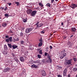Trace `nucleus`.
I'll list each match as a JSON object with an SVG mask.
<instances>
[{
	"label": "nucleus",
	"instance_id": "61",
	"mask_svg": "<svg viewBox=\"0 0 77 77\" xmlns=\"http://www.w3.org/2000/svg\"><path fill=\"white\" fill-rule=\"evenodd\" d=\"M46 49H48V47H47L46 48Z\"/></svg>",
	"mask_w": 77,
	"mask_h": 77
},
{
	"label": "nucleus",
	"instance_id": "31",
	"mask_svg": "<svg viewBox=\"0 0 77 77\" xmlns=\"http://www.w3.org/2000/svg\"><path fill=\"white\" fill-rule=\"evenodd\" d=\"M63 77H66V76H67V75H66V73H64L63 72Z\"/></svg>",
	"mask_w": 77,
	"mask_h": 77
},
{
	"label": "nucleus",
	"instance_id": "34",
	"mask_svg": "<svg viewBox=\"0 0 77 77\" xmlns=\"http://www.w3.org/2000/svg\"><path fill=\"white\" fill-rule=\"evenodd\" d=\"M73 59L74 62H77V58L74 57Z\"/></svg>",
	"mask_w": 77,
	"mask_h": 77
},
{
	"label": "nucleus",
	"instance_id": "42",
	"mask_svg": "<svg viewBox=\"0 0 77 77\" xmlns=\"http://www.w3.org/2000/svg\"><path fill=\"white\" fill-rule=\"evenodd\" d=\"M7 10H8V8H7V7L6 6L5 8L4 9V10L6 11Z\"/></svg>",
	"mask_w": 77,
	"mask_h": 77
},
{
	"label": "nucleus",
	"instance_id": "3",
	"mask_svg": "<svg viewBox=\"0 0 77 77\" xmlns=\"http://www.w3.org/2000/svg\"><path fill=\"white\" fill-rule=\"evenodd\" d=\"M33 29V28L32 27L27 28L25 32L26 33H30V32Z\"/></svg>",
	"mask_w": 77,
	"mask_h": 77
},
{
	"label": "nucleus",
	"instance_id": "2",
	"mask_svg": "<svg viewBox=\"0 0 77 77\" xmlns=\"http://www.w3.org/2000/svg\"><path fill=\"white\" fill-rule=\"evenodd\" d=\"M72 63V60H67L64 63L65 65H67L68 66V65H70Z\"/></svg>",
	"mask_w": 77,
	"mask_h": 77
},
{
	"label": "nucleus",
	"instance_id": "58",
	"mask_svg": "<svg viewBox=\"0 0 77 77\" xmlns=\"http://www.w3.org/2000/svg\"><path fill=\"white\" fill-rule=\"evenodd\" d=\"M9 4V6H11V3H8Z\"/></svg>",
	"mask_w": 77,
	"mask_h": 77
},
{
	"label": "nucleus",
	"instance_id": "11",
	"mask_svg": "<svg viewBox=\"0 0 77 77\" xmlns=\"http://www.w3.org/2000/svg\"><path fill=\"white\" fill-rule=\"evenodd\" d=\"M71 30L72 32H74L76 31V30H77V29H76V28H75L72 27L71 28Z\"/></svg>",
	"mask_w": 77,
	"mask_h": 77
},
{
	"label": "nucleus",
	"instance_id": "40",
	"mask_svg": "<svg viewBox=\"0 0 77 77\" xmlns=\"http://www.w3.org/2000/svg\"><path fill=\"white\" fill-rule=\"evenodd\" d=\"M48 55V53H47V52H45V56H47Z\"/></svg>",
	"mask_w": 77,
	"mask_h": 77
},
{
	"label": "nucleus",
	"instance_id": "19",
	"mask_svg": "<svg viewBox=\"0 0 77 77\" xmlns=\"http://www.w3.org/2000/svg\"><path fill=\"white\" fill-rule=\"evenodd\" d=\"M77 70V68H74L72 69V71H73V72H75V71H76Z\"/></svg>",
	"mask_w": 77,
	"mask_h": 77
},
{
	"label": "nucleus",
	"instance_id": "29",
	"mask_svg": "<svg viewBox=\"0 0 77 77\" xmlns=\"http://www.w3.org/2000/svg\"><path fill=\"white\" fill-rule=\"evenodd\" d=\"M23 22H24V23H26V22H27V19L23 20Z\"/></svg>",
	"mask_w": 77,
	"mask_h": 77
},
{
	"label": "nucleus",
	"instance_id": "5",
	"mask_svg": "<svg viewBox=\"0 0 77 77\" xmlns=\"http://www.w3.org/2000/svg\"><path fill=\"white\" fill-rule=\"evenodd\" d=\"M72 5L70 6V8H72V9H75V8L77 7V5L72 4L71 5Z\"/></svg>",
	"mask_w": 77,
	"mask_h": 77
},
{
	"label": "nucleus",
	"instance_id": "48",
	"mask_svg": "<svg viewBox=\"0 0 77 77\" xmlns=\"http://www.w3.org/2000/svg\"><path fill=\"white\" fill-rule=\"evenodd\" d=\"M36 9H37L38 10V11H40L41 10V9H40V8L38 7Z\"/></svg>",
	"mask_w": 77,
	"mask_h": 77
},
{
	"label": "nucleus",
	"instance_id": "64",
	"mask_svg": "<svg viewBox=\"0 0 77 77\" xmlns=\"http://www.w3.org/2000/svg\"><path fill=\"white\" fill-rule=\"evenodd\" d=\"M30 45H30V44L29 45V47H30Z\"/></svg>",
	"mask_w": 77,
	"mask_h": 77
},
{
	"label": "nucleus",
	"instance_id": "55",
	"mask_svg": "<svg viewBox=\"0 0 77 77\" xmlns=\"http://www.w3.org/2000/svg\"><path fill=\"white\" fill-rule=\"evenodd\" d=\"M48 49H46V52H48Z\"/></svg>",
	"mask_w": 77,
	"mask_h": 77
},
{
	"label": "nucleus",
	"instance_id": "28",
	"mask_svg": "<svg viewBox=\"0 0 77 77\" xmlns=\"http://www.w3.org/2000/svg\"><path fill=\"white\" fill-rule=\"evenodd\" d=\"M20 29H21V30H24V29H25L24 27H21V26H20Z\"/></svg>",
	"mask_w": 77,
	"mask_h": 77
},
{
	"label": "nucleus",
	"instance_id": "12",
	"mask_svg": "<svg viewBox=\"0 0 77 77\" xmlns=\"http://www.w3.org/2000/svg\"><path fill=\"white\" fill-rule=\"evenodd\" d=\"M31 66L32 68H38V66L36 65L35 64H33V65H32Z\"/></svg>",
	"mask_w": 77,
	"mask_h": 77
},
{
	"label": "nucleus",
	"instance_id": "53",
	"mask_svg": "<svg viewBox=\"0 0 77 77\" xmlns=\"http://www.w3.org/2000/svg\"><path fill=\"white\" fill-rule=\"evenodd\" d=\"M54 0H51V3H53V2H54Z\"/></svg>",
	"mask_w": 77,
	"mask_h": 77
},
{
	"label": "nucleus",
	"instance_id": "8",
	"mask_svg": "<svg viewBox=\"0 0 77 77\" xmlns=\"http://www.w3.org/2000/svg\"><path fill=\"white\" fill-rule=\"evenodd\" d=\"M10 68H7L6 69H4V72H8V71H10Z\"/></svg>",
	"mask_w": 77,
	"mask_h": 77
},
{
	"label": "nucleus",
	"instance_id": "54",
	"mask_svg": "<svg viewBox=\"0 0 77 77\" xmlns=\"http://www.w3.org/2000/svg\"><path fill=\"white\" fill-rule=\"evenodd\" d=\"M0 9H2L3 10V9H4V8L3 7H1Z\"/></svg>",
	"mask_w": 77,
	"mask_h": 77
},
{
	"label": "nucleus",
	"instance_id": "38",
	"mask_svg": "<svg viewBox=\"0 0 77 77\" xmlns=\"http://www.w3.org/2000/svg\"><path fill=\"white\" fill-rule=\"evenodd\" d=\"M46 6L48 7H50V3H48L46 4Z\"/></svg>",
	"mask_w": 77,
	"mask_h": 77
},
{
	"label": "nucleus",
	"instance_id": "59",
	"mask_svg": "<svg viewBox=\"0 0 77 77\" xmlns=\"http://www.w3.org/2000/svg\"><path fill=\"white\" fill-rule=\"evenodd\" d=\"M62 26H63V22L61 23Z\"/></svg>",
	"mask_w": 77,
	"mask_h": 77
},
{
	"label": "nucleus",
	"instance_id": "17",
	"mask_svg": "<svg viewBox=\"0 0 77 77\" xmlns=\"http://www.w3.org/2000/svg\"><path fill=\"white\" fill-rule=\"evenodd\" d=\"M42 63H46V59L42 60Z\"/></svg>",
	"mask_w": 77,
	"mask_h": 77
},
{
	"label": "nucleus",
	"instance_id": "21",
	"mask_svg": "<svg viewBox=\"0 0 77 77\" xmlns=\"http://www.w3.org/2000/svg\"><path fill=\"white\" fill-rule=\"evenodd\" d=\"M67 70H68V69L67 68H65L63 72L66 73L67 72Z\"/></svg>",
	"mask_w": 77,
	"mask_h": 77
},
{
	"label": "nucleus",
	"instance_id": "33",
	"mask_svg": "<svg viewBox=\"0 0 77 77\" xmlns=\"http://www.w3.org/2000/svg\"><path fill=\"white\" fill-rule=\"evenodd\" d=\"M3 52L4 54H8V52L6 51H4Z\"/></svg>",
	"mask_w": 77,
	"mask_h": 77
},
{
	"label": "nucleus",
	"instance_id": "24",
	"mask_svg": "<svg viewBox=\"0 0 77 77\" xmlns=\"http://www.w3.org/2000/svg\"><path fill=\"white\" fill-rule=\"evenodd\" d=\"M20 37H23V33L22 32H21L20 34Z\"/></svg>",
	"mask_w": 77,
	"mask_h": 77
},
{
	"label": "nucleus",
	"instance_id": "51",
	"mask_svg": "<svg viewBox=\"0 0 77 77\" xmlns=\"http://www.w3.org/2000/svg\"><path fill=\"white\" fill-rule=\"evenodd\" d=\"M15 41H17V40L15 38H14L13 40V42H15Z\"/></svg>",
	"mask_w": 77,
	"mask_h": 77
},
{
	"label": "nucleus",
	"instance_id": "15",
	"mask_svg": "<svg viewBox=\"0 0 77 77\" xmlns=\"http://www.w3.org/2000/svg\"><path fill=\"white\" fill-rule=\"evenodd\" d=\"M33 62L35 63H39L40 62V60H37L36 61H33Z\"/></svg>",
	"mask_w": 77,
	"mask_h": 77
},
{
	"label": "nucleus",
	"instance_id": "39",
	"mask_svg": "<svg viewBox=\"0 0 77 77\" xmlns=\"http://www.w3.org/2000/svg\"><path fill=\"white\" fill-rule=\"evenodd\" d=\"M4 48H5L6 50L8 48H7V46H6V45H4Z\"/></svg>",
	"mask_w": 77,
	"mask_h": 77
},
{
	"label": "nucleus",
	"instance_id": "45",
	"mask_svg": "<svg viewBox=\"0 0 77 77\" xmlns=\"http://www.w3.org/2000/svg\"><path fill=\"white\" fill-rule=\"evenodd\" d=\"M41 33H45V32L44 31H42L41 32Z\"/></svg>",
	"mask_w": 77,
	"mask_h": 77
},
{
	"label": "nucleus",
	"instance_id": "30",
	"mask_svg": "<svg viewBox=\"0 0 77 77\" xmlns=\"http://www.w3.org/2000/svg\"><path fill=\"white\" fill-rule=\"evenodd\" d=\"M39 54H42V50H41L39 51Z\"/></svg>",
	"mask_w": 77,
	"mask_h": 77
},
{
	"label": "nucleus",
	"instance_id": "7",
	"mask_svg": "<svg viewBox=\"0 0 77 77\" xmlns=\"http://www.w3.org/2000/svg\"><path fill=\"white\" fill-rule=\"evenodd\" d=\"M48 57V59L49 60V62L50 63H51L52 62V60H51V57H50V54H48L47 55Z\"/></svg>",
	"mask_w": 77,
	"mask_h": 77
},
{
	"label": "nucleus",
	"instance_id": "23",
	"mask_svg": "<svg viewBox=\"0 0 77 77\" xmlns=\"http://www.w3.org/2000/svg\"><path fill=\"white\" fill-rule=\"evenodd\" d=\"M15 4H16V5H17L18 6H19V5H20V2H15Z\"/></svg>",
	"mask_w": 77,
	"mask_h": 77
},
{
	"label": "nucleus",
	"instance_id": "57",
	"mask_svg": "<svg viewBox=\"0 0 77 77\" xmlns=\"http://www.w3.org/2000/svg\"><path fill=\"white\" fill-rule=\"evenodd\" d=\"M5 37L6 38H9V37L8 36H5Z\"/></svg>",
	"mask_w": 77,
	"mask_h": 77
},
{
	"label": "nucleus",
	"instance_id": "35",
	"mask_svg": "<svg viewBox=\"0 0 77 77\" xmlns=\"http://www.w3.org/2000/svg\"><path fill=\"white\" fill-rule=\"evenodd\" d=\"M58 68L60 70L62 69V66H58Z\"/></svg>",
	"mask_w": 77,
	"mask_h": 77
},
{
	"label": "nucleus",
	"instance_id": "18",
	"mask_svg": "<svg viewBox=\"0 0 77 77\" xmlns=\"http://www.w3.org/2000/svg\"><path fill=\"white\" fill-rule=\"evenodd\" d=\"M8 40L10 42H12V37H10L8 38Z\"/></svg>",
	"mask_w": 77,
	"mask_h": 77
},
{
	"label": "nucleus",
	"instance_id": "25",
	"mask_svg": "<svg viewBox=\"0 0 77 77\" xmlns=\"http://www.w3.org/2000/svg\"><path fill=\"white\" fill-rule=\"evenodd\" d=\"M37 57L38 58H39V59H41V55H40V54H38L37 55Z\"/></svg>",
	"mask_w": 77,
	"mask_h": 77
},
{
	"label": "nucleus",
	"instance_id": "20",
	"mask_svg": "<svg viewBox=\"0 0 77 77\" xmlns=\"http://www.w3.org/2000/svg\"><path fill=\"white\" fill-rule=\"evenodd\" d=\"M42 45V43L40 42L38 44V47H41Z\"/></svg>",
	"mask_w": 77,
	"mask_h": 77
},
{
	"label": "nucleus",
	"instance_id": "41",
	"mask_svg": "<svg viewBox=\"0 0 77 77\" xmlns=\"http://www.w3.org/2000/svg\"><path fill=\"white\" fill-rule=\"evenodd\" d=\"M5 41H6V42H9V39H5Z\"/></svg>",
	"mask_w": 77,
	"mask_h": 77
},
{
	"label": "nucleus",
	"instance_id": "44",
	"mask_svg": "<svg viewBox=\"0 0 77 77\" xmlns=\"http://www.w3.org/2000/svg\"><path fill=\"white\" fill-rule=\"evenodd\" d=\"M41 48H38L37 49V50L38 51H40V50H41Z\"/></svg>",
	"mask_w": 77,
	"mask_h": 77
},
{
	"label": "nucleus",
	"instance_id": "52",
	"mask_svg": "<svg viewBox=\"0 0 77 77\" xmlns=\"http://www.w3.org/2000/svg\"><path fill=\"white\" fill-rule=\"evenodd\" d=\"M66 38V36H64L63 37V39H65Z\"/></svg>",
	"mask_w": 77,
	"mask_h": 77
},
{
	"label": "nucleus",
	"instance_id": "32",
	"mask_svg": "<svg viewBox=\"0 0 77 77\" xmlns=\"http://www.w3.org/2000/svg\"><path fill=\"white\" fill-rule=\"evenodd\" d=\"M5 17H9V15L8 14H5Z\"/></svg>",
	"mask_w": 77,
	"mask_h": 77
},
{
	"label": "nucleus",
	"instance_id": "4",
	"mask_svg": "<svg viewBox=\"0 0 77 77\" xmlns=\"http://www.w3.org/2000/svg\"><path fill=\"white\" fill-rule=\"evenodd\" d=\"M37 12V11L34 10L32 11L31 13V16H32V17H35V15L36 14V13Z\"/></svg>",
	"mask_w": 77,
	"mask_h": 77
},
{
	"label": "nucleus",
	"instance_id": "26",
	"mask_svg": "<svg viewBox=\"0 0 77 77\" xmlns=\"http://www.w3.org/2000/svg\"><path fill=\"white\" fill-rule=\"evenodd\" d=\"M24 41H20V44L23 45L24 44Z\"/></svg>",
	"mask_w": 77,
	"mask_h": 77
},
{
	"label": "nucleus",
	"instance_id": "14",
	"mask_svg": "<svg viewBox=\"0 0 77 77\" xmlns=\"http://www.w3.org/2000/svg\"><path fill=\"white\" fill-rule=\"evenodd\" d=\"M12 47L13 49H15V48H17L18 46H17L15 45H12Z\"/></svg>",
	"mask_w": 77,
	"mask_h": 77
},
{
	"label": "nucleus",
	"instance_id": "1",
	"mask_svg": "<svg viewBox=\"0 0 77 77\" xmlns=\"http://www.w3.org/2000/svg\"><path fill=\"white\" fill-rule=\"evenodd\" d=\"M65 50H62L60 52V54L61 56L60 57V59H63L64 57L66 56V54L65 53Z\"/></svg>",
	"mask_w": 77,
	"mask_h": 77
},
{
	"label": "nucleus",
	"instance_id": "49",
	"mask_svg": "<svg viewBox=\"0 0 77 77\" xmlns=\"http://www.w3.org/2000/svg\"><path fill=\"white\" fill-rule=\"evenodd\" d=\"M39 22H37L36 23V24H35V25H36L37 26V25H38V24H39Z\"/></svg>",
	"mask_w": 77,
	"mask_h": 77
},
{
	"label": "nucleus",
	"instance_id": "22",
	"mask_svg": "<svg viewBox=\"0 0 77 77\" xmlns=\"http://www.w3.org/2000/svg\"><path fill=\"white\" fill-rule=\"evenodd\" d=\"M8 47H9L10 48H12V45L11 44H8Z\"/></svg>",
	"mask_w": 77,
	"mask_h": 77
},
{
	"label": "nucleus",
	"instance_id": "50",
	"mask_svg": "<svg viewBox=\"0 0 77 77\" xmlns=\"http://www.w3.org/2000/svg\"><path fill=\"white\" fill-rule=\"evenodd\" d=\"M49 48H50V50H51V49H52V48H53V47H52V46H50L49 47Z\"/></svg>",
	"mask_w": 77,
	"mask_h": 77
},
{
	"label": "nucleus",
	"instance_id": "36",
	"mask_svg": "<svg viewBox=\"0 0 77 77\" xmlns=\"http://www.w3.org/2000/svg\"><path fill=\"white\" fill-rule=\"evenodd\" d=\"M46 62H47V63H49V62H50V60H48V59L46 60Z\"/></svg>",
	"mask_w": 77,
	"mask_h": 77
},
{
	"label": "nucleus",
	"instance_id": "46",
	"mask_svg": "<svg viewBox=\"0 0 77 77\" xmlns=\"http://www.w3.org/2000/svg\"><path fill=\"white\" fill-rule=\"evenodd\" d=\"M31 48H29V50H33V48L32 47H31Z\"/></svg>",
	"mask_w": 77,
	"mask_h": 77
},
{
	"label": "nucleus",
	"instance_id": "10",
	"mask_svg": "<svg viewBox=\"0 0 77 77\" xmlns=\"http://www.w3.org/2000/svg\"><path fill=\"white\" fill-rule=\"evenodd\" d=\"M42 26H43V24L40 23L39 25H37L36 27L37 28H39V27H42Z\"/></svg>",
	"mask_w": 77,
	"mask_h": 77
},
{
	"label": "nucleus",
	"instance_id": "43",
	"mask_svg": "<svg viewBox=\"0 0 77 77\" xmlns=\"http://www.w3.org/2000/svg\"><path fill=\"white\" fill-rule=\"evenodd\" d=\"M57 77H62V76L61 75H60L59 74L58 75H57Z\"/></svg>",
	"mask_w": 77,
	"mask_h": 77
},
{
	"label": "nucleus",
	"instance_id": "13",
	"mask_svg": "<svg viewBox=\"0 0 77 77\" xmlns=\"http://www.w3.org/2000/svg\"><path fill=\"white\" fill-rule=\"evenodd\" d=\"M32 10H31L29 9L27 11V14H30V13H32Z\"/></svg>",
	"mask_w": 77,
	"mask_h": 77
},
{
	"label": "nucleus",
	"instance_id": "60",
	"mask_svg": "<svg viewBox=\"0 0 77 77\" xmlns=\"http://www.w3.org/2000/svg\"><path fill=\"white\" fill-rule=\"evenodd\" d=\"M15 61H16V62H18V60H15Z\"/></svg>",
	"mask_w": 77,
	"mask_h": 77
},
{
	"label": "nucleus",
	"instance_id": "56",
	"mask_svg": "<svg viewBox=\"0 0 77 77\" xmlns=\"http://www.w3.org/2000/svg\"><path fill=\"white\" fill-rule=\"evenodd\" d=\"M68 77H71V75H69V74L68 75Z\"/></svg>",
	"mask_w": 77,
	"mask_h": 77
},
{
	"label": "nucleus",
	"instance_id": "62",
	"mask_svg": "<svg viewBox=\"0 0 77 77\" xmlns=\"http://www.w3.org/2000/svg\"><path fill=\"white\" fill-rule=\"evenodd\" d=\"M10 33H12V30H10Z\"/></svg>",
	"mask_w": 77,
	"mask_h": 77
},
{
	"label": "nucleus",
	"instance_id": "9",
	"mask_svg": "<svg viewBox=\"0 0 77 77\" xmlns=\"http://www.w3.org/2000/svg\"><path fill=\"white\" fill-rule=\"evenodd\" d=\"M20 60L21 62H24L25 59H24V58L23 57H21L20 58Z\"/></svg>",
	"mask_w": 77,
	"mask_h": 77
},
{
	"label": "nucleus",
	"instance_id": "6",
	"mask_svg": "<svg viewBox=\"0 0 77 77\" xmlns=\"http://www.w3.org/2000/svg\"><path fill=\"white\" fill-rule=\"evenodd\" d=\"M41 75L43 76H46V73L44 71H42L41 72Z\"/></svg>",
	"mask_w": 77,
	"mask_h": 77
},
{
	"label": "nucleus",
	"instance_id": "16",
	"mask_svg": "<svg viewBox=\"0 0 77 77\" xmlns=\"http://www.w3.org/2000/svg\"><path fill=\"white\" fill-rule=\"evenodd\" d=\"M2 26H3V27H5L7 26V23H2Z\"/></svg>",
	"mask_w": 77,
	"mask_h": 77
},
{
	"label": "nucleus",
	"instance_id": "27",
	"mask_svg": "<svg viewBox=\"0 0 77 77\" xmlns=\"http://www.w3.org/2000/svg\"><path fill=\"white\" fill-rule=\"evenodd\" d=\"M38 4H39V6H41V7H43V6H44V5H43L41 3H38Z\"/></svg>",
	"mask_w": 77,
	"mask_h": 77
},
{
	"label": "nucleus",
	"instance_id": "37",
	"mask_svg": "<svg viewBox=\"0 0 77 77\" xmlns=\"http://www.w3.org/2000/svg\"><path fill=\"white\" fill-rule=\"evenodd\" d=\"M39 41L40 42H42V38H40Z\"/></svg>",
	"mask_w": 77,
	"mask_h": 77
},
{
	"label": "nucleus",
	"instance_id": "63",
	"mask_svg": "<svg viewBox=\"0 0 77 77\" xmlns=\"http://www.w3.org/2000/svg\"><path fill=\"white\" fill-rule=\"evenodd\" d=\"M12 56H14V54H12Z\"/></svg>",
	"mask_w": 77,
	"mask_h": 77
},
{
	"label": "nucleus",
	"instance_id": "47",
	"mask_svg": "<svg viewBox=\"0 0 77 77\" xmlns=\"http://www.w3.org/2000/svg\"><path fill=\"white\" fill-rule=\"evenodd\" d=\"M16 41H19V38H16Z\"/></svg>",
	"mask_w": 77,
	"mask_h": 77
}]
</instances>
